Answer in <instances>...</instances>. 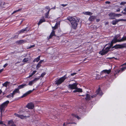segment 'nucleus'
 <instances>
[{
  "label": "nucleus",
  "mask_w": 126,
  "mask_h": 126,
  "mask_svg": "<svg viewBox=\"0 0 126 126\" xmlns=\"http://www.w3.org/2000/svg\"><path fill=\"white\" fill-rule=\"evenodd\" d=\"M67 19L70 22L72 28L75 30L77 29L78 24V22H79V20H76L72 17H67Z\"/></svg>",
  "instance_id": "nucleus-1"
},
{
  "label": "nucleus",
  "mask_w": 126,
  "mask_h": 126,
  "mask_svg": "<svg viewBox=\"0 0 126 126\" xmlns=\"http://www.w3.org/2000/svg\"><path fill=\"white\" fill-rule=\"evenodd\" d=\"M121 66L122 67L121 68L120 70H117L115 71L114 74L111 76L112 78L113 79H114L116 78L118 76L120 72L122 73L125 71L126 69V65H122V64L121 65Z\"/></svg>",
  "instance_id": "nucleus-2"
},
{
  "label": "nucleus",
  "mask_w": 126,
  "mask_h": 126,
  "mask_svg": "<svg viewBox=\"0 0 126 126\" xmlns=\"http://www.w3.org/2000/svg\"><path fill=\"white\" fill-rule=\"evenodd\" d=\"M126 48V43H124L121 44H116L113 46H112L111 48L114 50L115 49H123Z\"/></svg>",
  "instance_id": "nucleus-3"
},
{
  "label": "nucleus",
  "mask_w": 126,
  "mask_h": 126,
  "mask_svg": "<svg viewBox=\"0 0 126 126\" xmlns=\"http://www.w3.org/2000/svg\"><path fill=\"white\" fill-rule=\"evenodd\" d=\"M67 78L66 77V74L63 77L59 78L58 80L55 81L56 84L59 85L61 84Z\"/></svg>",
  "instance_id": "nucleus-4"
},
{
  "label": "nucleus",
  "mask_w": 126,
  "mask_h": 126,
  "mask_svg": "<svg viewBox=\"0 0 126 126\" xmlns=\"http://www.w3.org/2000/svg\"><path fill=\"white\" fill-rule=\"evenodd\" d=\"M9 101L8 100H7L3 103L1 105H0V111L2 113V111L4 110V109L7 107L8 104L9 103Z\"/></svg>",
  "instance_id": "nucleus-5"
},
{
  "label": "nucleus",
  "mask_w": 126,
  "mask_h": 126,
  "mask_svg": "<svg viewBox=\"0 0 126 126\" xmlns=\"http://www.w3.org/2000/svg\"><path fill=\"white\" fill-rule=\"evenodd\" d=\"M111 48L109 46L107 47L105 49L104 48L102 50L100 51L99 52V53L101 55H103L105 54H107L110 50V49Z\"/></svg>",
  "instance_id": "nucleus-6"
},
{
  "label": "nucleus",
  "mask_w": 126,
  "mask_h": 126,
  "mask_svg": "<svg viewBox=\"0 0 126 126\" xmlns=\"http://www.w3.org/2000/svg\"><path fill=\"white\" fill-rule=\"evenodd\" d=\"M117 42H120L119 41V40L118 41L116 40V39L115 38L114 39V38L111 41L110 43H109L108 44L106 45V46L108 45V46L111 48V47L113 46L114 44L115 43Z\"/></svg>",
  "instance_id": "nucleus-7"
},
{
  "label": "nucleus",
  "mask_w": 126,
  "mask_h": 126,
  "mask_svg": "<svg viewBox=\"0 0 126 126\" xmlns=\"http://www.w3.org/2000/svg\"><path fill=\"white\" fill-rule=\"evenodd\" d=\"M78 84V83H74L72 84H69L68 87L71 89H75L77 88Z\"/></svg>",
  "instance_id": "nucleus-8"
},
{
  "label": "nucleus",
  "mask_w": 126,
  "mask_h": 126,
  "mask_svg": "<svg viewBox=\"0 0 126 126\" xmlns=\"http://www.w3.org/2000/svg\"><path fill=\"white\" fill-rule=\"evenodd\" d=\"M34 107V104L32 102L28 103L26 105L25 107L28 108L29 109H33Z\"/></svg>",
  "instance_id": "nucleus-9"
},
{
  "label": "nucleus",
  "mask_w": 126,
  "mask_h": 126,
  "mask_svg": "<svg viewBox=\"0 0 126 126\" xmlns=\"http://www.w3.org/2000/svg\"><path fill=\"white\" fill-rule=\"evenodd\" d=\"M30 30V28L28 29V27H27L25 28L21 29L20 31H18L17 33L18 34H19L20 33H23L25 31H27V32H28Z\"/></svg>",
  "instance_id": "nucleus-10"
},
{
  "label": "nucleus",
  "mask_w": 126,
  "mask_h": 126,
  "mask_svg": "<svg viewBox=\"0 0 126 126\" xmlns=\"http://www.w3.org/2000/svg\"><path fill=\"white\" fill-rule=\"evenodd\" d=\"M39 78H35L33 80L30 81L29 82L28 85L30 86H32L33 84H34L38 80H39Z\"/></svg>",
  "instance_id": "nucleus-11"
},
{
  "label": "nucleus",
  "mask_w": 126,
  "mask_h": 126,
  "mask_svg": "<svg viewBox=\"0 0 126 126\" xmlns=\"http://www.w3.org/2000/svg\"><path fill=\"white\" fill-rule=\"evenodd\" d=\"M115 13H109L108 14V15L110 17L109 18V19H115L114 18L115 17Z\"/></svg>",
  "instance_id": "nucleus-12"
},
{
  "label": "nucleus",
  "mask_w": 126,
  "mask_h": 126,
  "mask_svg": "<svg viewBox=\"0 0 126 126\" xmlns=\"http://www.w3.org/2000/svg\"><path fill=\"white\" fill-rule=\"evenodd\" d=\"M96 93L97 94H99L101 95H102L103 93L102 91L101 90L100 87H99L98 89L96 91Z\"/></svg>",
  "instance_id": "nucleus-13"
},
{
  "label": "nucleus",
  "mask_w": 126,
  "mask_h": 126,
  "mask_svg": "<svg viewBox=\"0 0 126 126\" xmlns=\"http://www.w3.org/2000/svg\"><path fill=\"white\" fill-rule=\"evenodd\" d=\"M96 16H95L91 15L89 17L88 20L91 22L93 21L96 18Z\"/></svg>",
  "instance_id": "nucleus-14"
},
{
  "label": "nucleus",
  "mask_w": 126,
  "mask_h": 126,
  "mask_svg": "<svg viewBox=\"0 0 126 126\" xmlns=\"http://www.w3.org/2000/svg\"><path fill=\"white\" fill-rule=\"evenodd\" d=\"M45 19L44 17L43 16L42 18L39 20L38 22V23L37 24L39 26L43 22H45Z\"/></svg>",
  "instance_id": "nucleus-15"
},
{
  "label": "nucleus",
  "mask_w": 126,
  "mask_h": 126,
  "mask_svg": "<svg viewBox=\"0 0 126 126\" xmlns=\"http://www.w3.org/2000/svg\"><path fill=\"white\" fill-rule=\"evenodd\" d=\"M83 92L82 89L80 88H78L77 87L75 89V90H74L73 92L74 93H75L76 92L82 93Z\"/></svg>",
  "instance_id": "nucleus-16"
},
{
  "label": "nucleus",
  "mask_w": 126,
  "mask_h": 126,
  "mask_svg": "<svg viewBox=\"0 0 126 126\" xmlns=\"http://www.w3.org/2000/svg\"><path fill=\"white\" fill-rule=\"evenodd\" d=\"M14 114L16 116L20 118L21 119H23L25 117H26V116H24L22 115H19L16 113H15Z\"/></svg>",
  "instance_id": "nucleus-17"
},
{
  "label": "nucleus",
  "mask_w": 126,
  "mask_h": 126,
  "mask_svg": "<svg viewBox=\"0 0 126 126\" xmlns=\"http://www.w3.org/2000/svg\"><path fill=\"white\" fill-rule=\"evenodd\" d=\"M56 36V35L55 34V32L54 30H52V32L49 36V39H51L53 36Z\"/></svg>",
  "instance_id": "nucleus-18"
},
{
  "label": "nucleus",
  "mask_w": 126,
  "mask_h": 126,
  "mask_svg": "<svg viewBox=\"0 0 126 126\" xmlns=\"http://www.w3.org/2000/svg\"><path fill=\"white\" fill-rule=\"evenodd\" d=\"M126 40V33H125L122 38L120 39L119 41L120 42L125 41Z\"/></svg>",
  "instance_id": "nucleus-19"
},
{
  "label": "nucleus",
  "mask_w": 126,
  "mask_h": 126,
  "mask_svg": "<svg viewBox=\"0 0 126 126\" xmlns=\"http://www.w3.org/2000/svg\"><path fill=\"white\" fill-rule=\"evenodd\" d=\"M18 93L19 94L20 93V91L17 88L15 89L12 92V94H13L14 95L16 93Z\"/></svg>",
  "instance_id": "nucleus-20"
},
{
  "label": "nucleus",
  "mask_w": 126,
  "mask_h": 126,
  "mask_svg": "<svg viewBox=\"0 0 126 126\" xmlns=\"http://www.w3.org/2000/svg\"><path fill=\"white\" fill-rule=\"evenodd\" d=\"M115 20H113L112 22V24L113 25H116L118 22H119V19H115Z\"/></svg>",
  "instance_id": "nucleus-21"
},
{
  "label": "nucleus",
  "mask_w": 126,
  "mask_h": 126,
  "mask_svg": "<svg viewBox=\"0 0 126 126\" xmlns=\"http://www.w3.org/2000/svg\"><path fill=\"white\" fill-rule=\"evenodd\" d=\"M102 72H104V73L109 74L111 72V70L110 69H109L108 70L105 69L103 70Z\"/></svg>",
  "instance_id": "nucleus-22"
},
{
  "label": "nucleus",
  "mask_w": 126,
  "mask_h": 126,
  "mask_svg": "<svg viewBox=\"0 0 126 126\" xmlns=\"http://www.w3.org/2000/svg\"><path fill=\"white\" fill-rule=\"evenodd\" d=\"M28 85V84H22L18 86L17 88L19 90L20 89L23 88L25 86H27Z\"/></svg>",
  "instance_id": "nucleus-23"
},
{
  "label": "nucleus",
  "mask_w": 126,
  "mask_h": 126,
  "mask_svg": "<svg viewBox=\"0 0 126 126\" xmlns=\"http://www.w3.org/2000/svg\"><path fill=\"white\" fill-rule=\"evenodd\" d=\"M83 13L84 14L90 16L92 15L93 14L92 13L89 12H84Z\"/></svg>",
  "instance_id": "nucleus-24"
},
{
  "label": "nucleus",
  "mask_w": 126,
  "mask_h": 126,
  "mask_svg": "<svg viewBox=\"0 0 126 126\" xmlns=\"http://www.w3.org/2000/svg\"><path fill=\"white\" fill-rule=\"evenodd\" d=\"M71 115L73 117H75L76 118H77L78 120H79L81 118L79 117V116H78L77 114L72 113L71 114Z\"/></svg>",
  "instance_id": "nucleus-25"
},
{
  "label": "nucleus",
  "mask_w": 126,
  "mask_h": 126,
  "mask_svg": "<svg viewBox=\"0 0 126 126\" xmlns=\"http://www.w3.org/2000/svg\"><path fill=\"white\" fill-rule=\"evenodd\" d=\"M71 115L73 117H75L76 118H77L78 120H79L81 118L79 117V116H78L77 114L72 113L71 114Z\"/></svg>",
  "instance_id": "nucleus-26"
},
{
  "label": "nucleus",
  "mask_w": 126,
  "mask_h": 126,
  "mask_svg": "<svg viewBox=\"0 0 126 126\" xmlns=\"http://www.w3.org/2000/svg\"><path fill=\"white\" fill-rule=\"evenodd\" d=\"M41 56H39L35 58L33 60V62H38L40 60Z\"/></svg>",
  "instance_id": "nucleus-27"
},
{
  "label": "nucleus",
  "mask_w": 126,
  "mask_h": 126,
  "mask_svg": "<svg viewBox=\"0 0 126 126\" xmlns=\"http://www.w3.org/2000/svg\"><path fill=\"white\" fill-rule=\"evenodd\" d=\"M85 99L87 100H90L91 99V97L90 95L87 94H86V97H85Z\"/></svg>",
  "instance_id": "nucleus-28"
},
{
  "label": "nucleus",
  "mask_w": 126,
  "mask_h": 126,
  "mask_svg": "<svg viewBox=\"0 0 126 126\" xmlns=\"http://www.w3.org/2000/svg\"><path fill=\"white\" fill-rule=\"evenodd\" d=\"M24 42V40H18L16 42V44H22Z\"/></svg>",
  "instance_id": "nucleus-29"
},
{
  "label": "nucleus",
  "mask_w": 126,
  "mask_h": 126,
  "mask_svg": "<svg viewBox=\"0 0 126 126\" xmlns=\"http://www.w3.org/2000/svg\"><path fill=\"white\" fill-rule=\"evenodd\" d=\"M6 97L7 98H10L12 97V98L14 97V95L12 93H11L9 95H7Z\"/></svg>",
  "instance_id": "nucleus-30"
},
{
  "label": "nucleus",
  "mask_w": 126,
  "mask_h": 126,
  "mask_svg": "<svg viewBox=\"0 0 126 126\" xmlns=\"http://www.w3.org/2000/svg\"><path fill=\"white\" fill-rule=\"evenodd\" d=\"M58 23H56L54 27H52V30H54L57 29L58 28Z\"/></svg>",
  "instance_id": "nucleus-31"
},
{
  "label": "nucleus",
  "mask_w": 126,
  "mask_h": 126,
  "mask_svg": "<svg viewBox=\"0 0 126 126\" xmlns=\"http://www.w3.org/2000/svg\"><path fill=\"white\" fill-rule=\"evenodd\" d=\"M114 39L116 38V40L118 41L119 40H120V39H120V34L117 35L114 37Z\"/></svg>",
  "instance_id": "nucleus-32"
},
{
  "label": "nucleus",
  "mask_w": 126,
  "mask_h": 126,
  "mask_svg": "<svg viewBox=\"0 0 126 126\" xmlns=\"http://www.w3.org/2000/svg\"><path fill=\"white\" fill-rule=\"evenodd\" d=\"M29 59L28 58H25L23 60L22 62L23 63L26 62L28 61Z\"/></svg>",
  "instance_id": "nucleus-33"
},
{
  "label": "nucleus",
  "mask_w": 126,
  "mask_h": 126,
  "mask_svg": "<svg viewBox=\"0 0 126 126\" xmlns=\"http://www.w3.org/2000/svg\"><path fill=\"white\" fill-rule=\"evenodd\" d=\"M9 83V82L8 81H6L4 82V83L2 84L3 86L7 87V86L8 84Z\"/></svg>",
  "instance_id": "nucleus-34"
},
{
  "label": "nucleus",
  "mask_w": 126,
  "mask_h": 126,
  "mask_svg": "<svg viewBox=\"0 0 126 126\" xmlns=\"http://www.w3.org/2000/svg\"><path fill=\"white\" fill-rule=\"evenodd\" d=\"M41 64H40V63H38V64L36 66L37 69H38L39 68V67H41Z\"/></svg>",
  "instance_id": "nucleus-35"
},
{
  "label": "nucleus",
  "mask_w": 126,
  "mask_h": 126,
  "mask_svg": "<svg viewBox=\"0 0 126 126\" xmlns=\"http://www.w3.org/2000/svg\"><path fill=\"white\" fill-rule=\"evenodd\" d=\"M14 122L12 120H10L8 122V124L9 125L11 124V125L13 123H14Z\"/></svg>",
  "instance_id": "nucleus-36"
},
{
  "label": "nucleus",
  "mask_w": 126,
  "mask_h": 126,
  "mask_svg": "<svg viewBox=\"0 0 126 126\" xmlns=\"http://www.w3.org/2000/svg\"><path fill=\"white\" fill-rule=\"evenodd\" d=\"M34 90V89H33L32 90H29L28 91H27L26 92V93L28 95H29V94H31V93H32L33 91Z\"/></svg>",
  "instance_id": "nucleus-37"
},
{
  "label": "nucleus",
  "mask_w": 126,
  "mask_h": 126,
  "mask_svg": "<svg viewBox=\"0 0 126 126\" xmlns=\"http://www.w3.org/2000/svg\"><path fill=\"white\" fill-rule=\"evenodd\" d=\"M22 8H20V9H18L17 10H15V11L13 12V13H12V14H14L15 13H16V12H19V11H20L21 10H22Z\"/></svg>",
  "instance_id": "nucleus-38"
},
{
  "label": "nucleus",
  "mask_w": 126,
  "mask_h": 126,
  "mask_svg": "<svg viewBox=\"0 0 126 126\" xmlns=\"http://www.w3.org/2000/svg\"><path fill=\"white\" fill-rule=\"evenodd\" d=\"M46 74V73L45 72L41 74L40 77H43Z\"/></svg>",
  "instance_id": "nucleus-39"
},
{
  "label": "nucleus",
  "mask_w": 126,
  "mask_h": 126,
  "mask_svg": "<svg viewBox=\"0 0 126 126\" xmlns=\"http://www.w3.org/2000/svg\"><path fill=\"white\" fill-rule=\"evenodd\" d=\"M115 17L116 16L119 17L122 16V15L120 14H116L115 13Z\"/></svg>",
  "instance_id": "nucleus-40"
},
{
  "label": "nucleus",
  "mask_w": 126,
  "mask_h": 126,
  "mask_svg": "<svg viewBox=\"0 0 126 126\" xmlns=\"http://www.w3.org/2000/svg\"><path fill=\"white\" fill-rule=\"evenodd\" d=\"M49 16V14L46 13L45 14V18H48Z\"/></svg>",
  "instance_id": "nucleus-41"
},
{
  "label": "nucleus",
  "mask_w": 126,
  "mask_h": 126,
  "mask_svg": "<svg viewBox=\"0 0 126 126\" xmlns=\"http://www.w3.org/2000/svg\"><path fill=\"white\" fill-rule=\"evenodd\" d=\"M28 95L26 93L25 94H24L21 96V98H23L25 97Z\"/></svg>",
  "instance_id": "nucleus-42"
},
{
  "label": "nucleus",
  "mask_w": 126,
  "mask_h": 126,
  "mask_svg": "<svg viewBox=\"0 0 126 126\" xmlns=\"http://www.w3.org/2000/svg\"><path fill=\"white\" fill-rule=\"evenodd\" d=\"M35 46L34 45H33L31 46L30 47H28L27 48V49H30L32 48H33Z\"/></svg>",
  "instance_id": "nucleus-43"
},
{
  "label": "nucleus",
  "mask_w": 126,
  "mask_h": 126,
  "mask_svg": "<svg viewBox=\"0 0 126 126\" xmlns=\"http://www.w3.org/2000/svg\"><path fill=\"white\" fill-rule=\"evenodd\" d=\"M126 3V2H122L120 3V4L122 5H123L125 4Z\"/></svg>",
  "instance_id": "nucleus-44"
},
{
  "label": "nucleus",
  "mask_w": 126,
  "mask_h": 126,
  "mask_svg": "<svg viewBox=\"0 0 126 126\" xmlns=\"http://www.w3.org/2000/svg\"><path fill=\"white\" fill-rule=\"evenodd\" d=\"M119 20L120 21H126V19H119Z\"/></svg>",
  "instance_id": "nucleus-45"
},
{
  "label": "nucleus",
  "mask_w": 126,
  "mask_h": 126,
  "mask_svg": "<svg viewBox=\"0 0 126 126\" xmlns=\"http://www.w3.org/2000/svg\"><path fill=\"white\" fill-rule=\"evenodd\" d=\"M67 5V4H62L61 5L63 7H65Z\"/></svg>",
  "instance_id": "nucleus-46"
},
{
  "label": "nucleus",
  "mask_w": 126,
  "mask_h": 126,
  "mask_svg": "<svg viewBox=\"0 0 126 126\" xmlns=\"http://www.w3.org/2000/svg\"><path fill=\"white\" fill-rule=\"evenodd\" d=\"M44 62V60H42L38 62L39 63H40V64H41L42 63V62Z\"/></svg>",
  "instance_id": "nucleus-47"
},
{
  "label": "nucleus",
  "mask_w": 126,
  "mask_h": 126,
  "mask_svg": "<svg viewBox=\"0 0 126 126\" xmlns=\"http://www.w3.org/2000/svg\"><path fill=\"white\" fill-rule=\"evenodd\" d=\"M8 65V63H6L5 64H4L3 66L4 68H5L6 66Z\"/></svg>",
  "instance_id": "nucleus-48"
},
{
  "label": "nucleus",
  "mask_w": 126,
  "mask_h": 126,
  "mask_svg": "<svg viewBox=\"0 0 126 126\" xmlns=\"http://www.w3.org/2000/svg\"><path fill=\"white\" fill-rule=\"evenodd\" d=\"M18 35H14V36L13 37V38L14 39H15V38H18Z\"/></svg>",
  "instance_id": "nucleus-49"
},
{
  "label": "nucleus",
  "mask_w": 126,
  "mask_h": 126,
  "mask_svg": "<svg viewBox=\"0 0 126 126\" xmlns=\"http://www.w3.org/2000/svg\"><path fill=\"white\" fill-rule=\"evenodd\" d=\"M97 94H95L94 95H93L91 96V97L92 98H93L95 97H96L97 95Z\"/></svg>",
  "instance_id": "nucleus-50"
},
{
  "label": "nucleus",
  "mask_w": 126,
  "mask_h": 126,
  "mask_svg": "<svg viewBox=\"0 0 126 126\" xmlns=\"http://www.w3.org/2000/svg\"><path fill=\"white\" fill-rule=\"evenodd\" d=\"M45 8L46 9H48V10H50V7H49V6H46V7Z\"/></svg>",
  "instance_id": "nucleus-51"
},
{
  "label": "nucleus",
  "mask_w": 126,
  "mask_h": 126,
  "mask_svg": "<svg viewBox=\"0 0 126 126\" xmlns=\"http://www.w3.org/2000/svg\"><path fill=\"white\" fill-rule=\"evenodd\" d=\"M77 74L76 73H72L71 74V75L72 76H73L75 75H76Z\"/></svg>",
  "instance_id": "nucleus-52"
},
{
  "label": "nucleus",
  "mask_w": 126,
  "mask_h": 126,
  "mask_svg": "<svg viewBox=\"0 0 126 126\" xmlns=\"http://www.w3.org/2000/svg\"><path fill=\"white\" fill-rule=\"evenodd\" d=\"M24 112L23 111V110H20L18 111V113H22L23 112Z\"/></svg>",
  "instance_id": "nucleus-53"
},
{
  "label": "nucleus",
  "mask_w": 126,
  "mask_h": 126,
  "mask_svg": "<svg viewBox=\"0 0 126 126\" xmlns=\"http://www.w3.org/2000/svg\"><path fill=\"white\" fill-rule=\"evenodd\" d=\"M36 72L37 71H34L32 73V74L33 75L36 73Z\"/></svg>",
  "instance_id": "nucleus-54"
},
{
  "label": "nucleus",
  "mask_w": 126,
  "mask_h": 126,
  "mask_svg": "<svg viewBox=\"0 0 126 126\" xmlns=\"http://www.w3.org/2000/svg\"><path fill=\"white\" fill-rule=\"evenodd\" d=\"M105 3L106 4H109L110 3V2L109 1H107L105 2Z\"/></svg>",
  "instance_id": "nucleus-55"
},
{
  "label": "nucleus",
  "mask_w": 126,
  "mask_h": 126,
  "mask_svg": "<svg viewBox=\"0 0 126 126\" xmlns=\"http://www.w3.org/2000/svg\"><path fill=\"white\" fill-rule=\"evenodd\" d=\"M11 126H16V124H14V123H13L11 125Z\"/></svg>",
  "instance_id": "nucleus-56"
},
{
  "label": "nucleus",
  "mask_w": 126,
  "mask_h": 126,
  "mask_svg": "<svg viewBox=\"0 0 126 126\" xmlns=\"http://www.w3.org/2000/svg\"><path fill=\"white\" fill-rule=\"evenodd\" d=\"M100 19H96V21L97 22H99L100 21Z\"/></svg>",
  "instance_id": "nucleus-57"
},
{
  "label": "nucleus",
  "mask_w": 126,
  "mask_h": 126,
  "mask_svg": "<svg viewBox=\"0 0 126 126\" xmlns=\"http://www.w3.org/2000/svg\"><path fill=\"white\" fill-rule=\"evenodd\" d=\"M4 69L3 68L0 69V73L4 71Z\"/></svg>",
  "instance_id": "nucleus-58"
},
{
  "label": "nucleus",
  "mask_w": 126,
  "mask_h": 126,
  "mask_svg": "<svg viewBox=\"0 0 126 126\" xmlns=\"http://www.w3.org/2000/svg\"><path fill=\"white\" fill-rule=\"evenodd\" d=\"M33 75L32 74H31L29 75V76L28 77V78H30Z\"/></svg>",
  "instance_id": "nucleus-59"
},
{
  "label": "nucleus",
  "mask_w": 126,
  "mask_h": 126,
  "mask_svg": "<svg viewBox=\"0 0 126 126\" xmlns=\"http://www.w3.org/2000/svg\"><path fill=\"white\" fill-rule=\"evenodd\" d=\"M120 8H118L117 9V10L116 11L117 12H120Z\"/></svg>",
  "instance_id": "nucleus-60"
},
{
  "label": "nucleus",
  "mask_w": 126,
  "mask_h": 126,
  "mask_svg": "<svg viewBox=\"0 0 126 126\" xmlns=\"http://www.w3.org/2000/svg\"><path fill=\"white\" fill-rule=\"evenodd\" d=\"M3 122L2 121H0V125L3 124Z\"/></svg>",
  "instance_id": "nucleus-61"
},
{
  "label": "nucleus",
  "mask_w": 126,
  "mask_h": 126,
  "mask_svg": "<svg viewBox=\"0 0 126 126\" xmlns=\"http://www.w3.org/2000/svg\"><path fill=\"white\" fill-rule=\"evenodd\" d=\"M50 11V10H48V11H47V12L46 13L47 14H49V11Z\"/></svg>",
  "instance_id": "nucleus-62"
},
{
  "label": "nucleus",
  "mask_w": 126,
  "mask_h": 126,
  "mask_svg": "<svg viewBox=\"0 0 126 126\" xmlns=\"http://www.w3.org/2000/svg\"><path fill=\"white\" fill-rule=\"evenodd\" d=\"M126 65V63H125L122 64V65Z\"/></svg>",
  "instance_id": "nucleus-63"
},
{
  "label": "nucleus",
  "mask_w": 126,
  "mask_h": 126,
  "mask_svg": "<svg viewBox=\"0 0 126 126\" xmlns=\"http://www.w3.org/2000/svg\"><path fill=\"white\" fill-rule=\"evenodd\" d=\"M63 125V126H65V123H64Z\"/></svg>",
  "instance_id": "nucleus-64"
}]
</instances>
